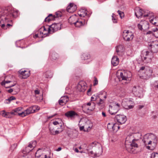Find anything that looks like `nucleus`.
Instances as JSON below:
<instances>
[{
    "instance_id": "nucleus-1",
    "label": "nucleus",
    "mask_w": 158,
    "mask_h": 158,
    "mask_svg": "<svg viewBox=\"0 0 158 158\" xmlns=\"http://www.w3.org/2000/svg\"><path fill=\"white\" fill-rule=\"evenodd\" d=\"M18 10L15 11L12 8L9 7L7 9L1 10L0 11V18L2 16H6L4 18V21L5 23H8L10 21V18L11 17L16 18L18 13Z\"/></svg>"
},
{
    "instance_id": "nucleus-2",
    "label": "nucleus",
    "mask_w": 158,
    "mask_h": 158,
    "mask_svg": "<svg viewBox=\"0 0 158 158\" xmlns=\"http://www.w3.org/2000/svg\"><path fill=\"white\" fill-rule=\"evenodd\" d=\"M125 145L128 152L131 153H135L133 147L137 148L138 144L134 141L132 133L128 135L126 137Z\"/></svg>"
},
{
    "instance_id": "nucleus-3",
    "label": "nucleus",
    "mask_w": 158,
    "mask_h": 158,
    "mask_svg": "<svg viewBox=\"0 0 158 158\" xmlns=\"http://www.w3.org/2000/svg\"><path fill=\"white\" fill-rule=\"evenodd\" d=\"M131 74L130 72L127 71H119L117 73V77L120 81L127 80L131 77Z\"/></svg>"
},
{
    "instance_id": "nucleus-4",
    "label": "nucleus",
    "mask_w": 158,
    "mask_h": 158,
    "mask_svg": "<svg viewBox=\"0 0 158 158\" xmlns=\"http://www.w3.org/2000/svg\"><path fill=\"white\" fill-rule=\"evenodd\" d=\"M62 25V24L60 23L52 24L49 26L48 28V32L50 34H52L54 32L60 30Z\"/></svg>"
},
{
    "instance_id": "nucleus-5",
    "label": "nucleus",
    "mask_w": 158,
    "mask_h": 158,
    "mask_svg": "<svg viewBox=\"0 0 158 158\" xmlns=\"http://www.w3.org/2000/svg\"><path fill=\"white\" fill-rule=\"evenodd\" d=\"M120 110V105L118 103H115L113 105H110L109 106V112L111 115H114Z\"/></svg>"
},
{
    "instance_id": "nucleus-6",
    "label": "nucleus",
    "mask_w": 158,
    "mask_h": 158,
    "mask_svg": "<svg viewBox=\"0 0 158 158\" xmlns=\"http://www.w3.org/2000/svg\"><path fill=\"white\" fill-rule=\"evenodd\" d=\"M123 35L124 40L127 41L132 40L134 37L133 34L128 30H124L123 32Z\"/></svg>"
},
{
    "instance_id": "nucleus-7",
    "label": "nucleus",
    "mask_w": 158,
    "mask_h": 158,
    "mask_svg": "<svg viewBox=\"0 0 158 158\" xmlns=\"http://www.w3.org/2000/svg\"><path fill=\"white\" fill-rule=\"evenodd\" d=\"M115 120L119 124H124L127 120L126 116L124 115L118 114L115 117Z\"/></svg>"
},
{
    "instance_id": "nucleus-8",
    "label": "nucleus",
    "mask_w": 158,
    "mask_h": 158,
    "mask_svg": "<svg viewBox=\"0 0 158 158\" xmlns=\"http://www.w3.org/2000/svg\"><path fill=\"white\" fill-rule=\"evenodd\" d=\"M122 105L125 109L129 110L134 108L135 104L134 102L132 101L128 100L126 102H123Z\"/></svg>"
},
{
    "instance_id": "nucleus-9",
    "label": "nucleus",
    "mask_w": 158,
    "mask_h": 158,
    "mask_svg": "<svg viewBox=\"0 0 158 158\" xmlns=\"http://www.w3.org/2000/svg\"><path fill=\"white\" fill-rule=\"evenodd\" d=\"M32 150V149H31L27 146L26 147L25 149L23 150L22 152L19 153L18 158H28L27 154L29 153Z\"/></svg>"
},
{
    "instance_id": "nucleus-10",
    "label": "nucleus",
    "mask_w": 158,
    "mask_h": 158,
    "mask_svg": "<svg viewBox=\"0 0 158 158\" xmlns=\"http://www.w3.org/2000/svg\"><path fill=\"white\" fill-rule=\"evenodd\" d=\"M98 150H94V152L93 151H89V154L90 156L93 158L102 155L103 152V149L102 146H100L98 148Z\"/></svg>"
},
{
    "instance_id": "nucleus-11",
    "label": "nucleus",
    "mask_w": 158,
    "mask_h": 158,
    "mask_svg": "<svg viewBox=\"0 0 158 158\" xmlns=\"http://www.w3.org/2000/svg\"><path fill=\"white\" fill-rule=\"evenodd\" d=\"M87 88L86 83L82 81H80L77 86V89L80 92L84 91Z\"/></svg>"
},
{
    "instance_id": "nucleus-12",
    "label": "nucleus",
    "mask_w": 158,
    "mask_h": 158,
    "mask_svg": "<svg viewBox=\"0 0 158 158\" xmlns=\"http://www.w3.org/2000/svg\"><path fill=\"white\" fill-rule=\"evenodd\" d=\"M65 115L71 119H73L78 116L77 114L73 110H70L65 113Z\"/></svg>"
},
{
    "instance_id": "nucleus-13",
    "label": "nucleus",
    "mask_w": 158,
    "mask_h": 158,
    "mask_svg": "<svg viewBox=\"0 0 158 158\" xmlns=\"http://www.w3.org/2000/svg\"><path fill=\"white\" fill-rule=\"evenodd\" d=\"M132 91L135 95L139 97L142 91V89L139 86H135L132 89Z\"/></svg>"
},
{
    "instance_id": "nucleus-14",
    "label": "nucleus",
    "mask_w": 158,
    "mask_h": 158,
    "mask_svg": "<svg viewBox=\"0 0 158 158\" xmlns=\"http://www.w3.org/2000/svg\"><path fill=\"white\" fill-rule=\"evenodd\" d=\"M76 5L73 3H70L67 7V11L69 13H72L75 11L77 9Z\"/></svg>"
},
{
    "instance_id": "nucleus-15",
    "label": "nucleus",
    "mask_w": 158,
    "mask_h": 158,
    "mask_svg": "<svg viewBox=\"0 0 158 158\" xmlns=\"http://www.w3.org/2000/svg\"><path fill=\"white\" fill-rule=\"evenodd\" d=\"M151 139V135H144L143 139L142 141L144 143L145 145L146 146L147 145H151L152 141Z\"/></svg>"
},
{
    "instance_id": "nucleus-16",
    "label": "nucleus",
    "mask_w": 158,
    "mask_h": 158,
    "mask_svg": "<svg viewBox=\"0 0 158 158\" xmlns=\"http://www.w3.org/2000/svg\"><path fill=\"white\" fill-rule=\"evenodd\" d=\"M102 146L100 144L95 141L92 142L89 144V150L90 149H93V150H98L99 147Z\"/></svg>"
},
{
    "instance_id": "nucleus-17",
    "label": "nucleus",
    "mask_w": 158,
    "mask_h": 158,
    "mask_svg": "<svg viewBox=\"0 0 158 158\" xmlns=\"http://www.w3.org/2000/svg\"><path fill=\"white\" fill-rule=\"evenodd\" d=\"M152 70L149 68L146 69L144 72V75L143 76L144 79H148L152 76Z\"/></svg>"
},
{
    "instance_id": "nucleus-18",
    "label": "nucleus",
    "mask_w": 158,
    "mask_h": 158,
    "mask_svg": "<svg viewBox=\"0 0 158 158\" xmlns=\"http://www.w3.org/2000/svg\"><path fill=\"white\" fill-rule=\"evenodd\" d=\"M78 17L76 15L71 16L68 19V22L71 25H74L78 19Z\"/></svg>"
},
{
    "instance_id": "nucleus-19",
    "label": "nucleus",
    "mask_w": 158,
    "mask_h": 158,
    "mask_svg": "<svg viewBox=\"0 0 158 158\" xmlns=\"http://www.w3.org/2000/svg\"><path fill=\"white\" fill-rule=\"evenodd\" d=\"M148 47L152 52L156 53L158 52V44L152 45L150 44L148 45Z\"/></svg>"
},
{
    "instance_id": "nucleus-20",
    "label": "nucleus",
    "mask_w": 158,
    "mask_h": 158,
    "mask_svg": "<svg viewBox=\"0 0 158 158\" xmlns=\"http://www.w3.org/2000/svg\"><path fill=\"white\" fill-rule=\"evenodd\" d=\"M19 74L23 76V78L24 79H26L30 75V71H28L26 70L22 71L20 70L19 71Z\"/></svg>"
},
{
    "instance_id": "nucleus-21",
    "label": "nucleus",
    "mask_w": 158,
    "mask_h": 158,
    "mask_svg": "<svg viewBox=\"0 0 158 158\" xmlns=\"http://www.w3.org/2000/svg\"><path fill=\"white\" fill-rule=\"evenodd\" d=\"M87 12L86 9L82 8L78 12V14L80 17H84L87 15Z\"/></svg>"
},
{
    "instance_id": "nucleus-22",
    "label": "nucleus",
    "mask_w": 158,
    "mask_h": 158,
    "mask_svg": "<svg viewBox=\"0 0 158 158\" xmlns=\"http://www.w3.org/2000/svg\"><path fill=\"white\" fill-rule=\"evenodd\" d=\"M124 51L123 46L119 45L116 47V52L118 55L121 56L123 55V52Z\"/></svg>"
},
{
    "instance_id": "nucleus-23",
    "label": "nucleus",
    "mask_w": 158,
    "mask_h": 158,
    "mask_svg": "<svg viewBox=\"0 0 158 158\" xmlns=\"http://www.w3.org/2000/svg\"><path fill=\"white\" fill-rule=\"evenodd\" d=\"M134 141L137 143L139 140L140 139L141 137V134L140 133L138 132L136 133H132Z\"/></svg>"
},
{
    "instance_id": "nucleus-24",
    "label": "nucleus",
    "mask_w": 158,
    "mask_h": 158,
    "mask_svg": "<svg viewBox=\"0 0 158 158\" xmlns=\"http://www.w3.org/2000/svg\"><path fill=\"white\" fill-rule=\"evenodd\" d=\"M149 21L153 24L158 26V17H150Z\"/></svg>"
},
{
    "instance_id": "nucleus-25",
    "label": "nucleus",
    "mask_w": 158,
    "mask_h": 158,
    "mask_svg": "<svg viewBox=\"0 0 158 158\" xmlns=\"http://www.w3.org/2000/svg\"><path fill=\"white\" fill-rule=\"evenodd\" d=\"M85 24V22H84L83 21H82L81 19H78L75 23L74 25L76 27H80L81 26Z\"/></svg>"
},
{
    "instance_id": "nucleus-26",
    "label": "nucleus",
    "mask_w": 158,
    "mask_h": 158,
    "mask_svg": "<svg viewBox=\"0 0 158 158\" xmlns=\"http://www.w3.org/2000/svg\"><path fill=\"white\" fill-rule=\"evenodd\" d=\"M119 63V59L117 56H114L112 59L111 64L114 66H116Z\"/></svg>"
},
{
    "instance_id": "nucleus-27",
    "label": "nucleus",
    "mask_w": 158,
    "mask_h": 158,
    "mask_svg": "<svg viewBox=\"0 0 158 158\" xmlns=\"http://www.w3.org/2000/svg\"><path fill=\"white\" fill-rule=\"evenodd\" d=\"M143 12H144V11L142 9H140L135 12V15L138 18H139L143 15Z\"/></svg>"
},
{
    "instance_id": "nucleus-28",
    "label": "nucleus",
    "mask_w": 158,
    "mask_h": 158,
    "mask_svg": "<svg viewBox=\"0 0 158 158\" xmlns=\"http://www.w3.org/2000/svg\"><path fill=\"white\" fill-rule=\"evenodd\" d=\"M55 19V17L54 15L51 14H49L48 16L45 18L44 21L49 22L51 20H54Z\"/></svg>"
},
{
    "instance_id": "nucleus-29",
    "label": "nucleus",
    "mask_w": 158,
    "mask_h": 158,
    "mask_svg": "<svg viewBox=\"0 0 158 158\" xmlns=\"http://www.w3.org/2000/svg\"><path fill=\"white\" fill-rule=\"evenodd\" d=\"M150 140L152 141L151 145H152V147L153 148L155 147L156 146V142L157 141L156 137L155 136H151V139Z\"/></svg>"
},
{
    "instance_id": "nucleus-30",
    "label": "nucleus",
    "mask_w": 158,
    "mask_h": 158,
    "mask_svg": "<svg viewBox=\"0 0 158 158\" xmlns=\"http://www.w3.org/2000/svg\"><path fill=\"white\" fill-rule=\"evenodd\" d=\"M35 106H32L27 109L25 110L27 114L28 115L31 113H34L35 110Z\"/></svg>"
},
{
    "instance_id": "nucleus-31",
    "label": "nucleus",
    "mask_w": 158,
    "mask_h": 158,
    "mask_svg": "<svg viewBox=\"0 0 158 158\" xmlns=\"http://www.w3.org/2000/svg\"><path fill=\"white\" fill-rule=\"evenodd\" d=\"M89 102H88L86 105L84 104L82 106V108L83 112L86 113L89 112Z\"/></svg>"
},
{
    "instance_id": "nucleus-32",
    "label": "nucleus",
    "mask_w": 158,
    "mask_h": 158,
    "mask_svg": "<svg viewBox=\"0 0 158 158\" xmlns=\"http://www.w3.org/2000/svg\"><path fill=\"white\" fill-rule=\"evenodd\" d=\"M52 73L50 71H48L43 74V76L46 78H50L52 77Z\"/></svg>"
},
{
    "instance_id": "nucleus-33",
    "label": "nucleus",
    "mask_w": 158,
    "mask_h": 158,
    "mask_svg": "<svg viewBox=\"0 0 158 158\" xmlns=\"http://www.w3.org/2000/svg\"><path fill=\"white\" fill-rule=\"evenodd\" d=\"M58 56V54L54 52L51 53L50 55V57L52 60H56Z\"/></svg>"
},
{
    "instance_id": "nucleus-34",
    "label": "nucleus",
    "mask_w": 158,
    "mask_h": 158,
    "mask_svg": "<svg viewBox=\"0 0 158 158\" xmlns=\"http://www.w3.org/2000/svg\"><path fill=\"white\" fill-rule=\"evenodd\" d=\"M141 22L142 23V25L143 26V28L145 29H146L149 28V23L148 22L145 20H142L141 21Z\"/></svg>"
},
{
    "instance_id": "nucleus-35",
    "label": "nucleus",
    "mask_w": 158,
    "mask_h": 158,
    "mask_svg": "<svg viewBox=\"0 0 158 158\" xmlns=\"http://www.w3.org/2000/svg\"><path fill=\"white\" fill-rule=\"evenodd\" d=\"M0 114L2 116L6 118H10V113L9 112H6L4 110L1 111L0 112Z\"/></svg>"
},
{
    "instance_id": "nucleus-36",
    "label": "nucleus",
    "mask_w": 158,
    "mask_h": 158,
    "mask_svg": "<svg viewBox=\"0 0 158 158\" xmlns=\"http://www.w3.org/2000/svg\"><path fill=\"white\" fill-rule=\"evenodd\" d=\"M46 33H43L41 31H40L39 34H35L34 36L33 37L34 38H37L43 37L44 35H46Z\"/></svg>"
},
{
    "instance_id": "nucleus-37",
    "label": "nucleus",
    "mask_w": 158,
    "mask_h": 158,
    "mask_svg": "<svg viewBox=\"0 0 158 158\" xmlns=\"http://www.w3.org/2000/svg\"><path fill=\"white\" fill-rule=\"evenodd\" d=\"M103 95V98L105 99H106L107 98L106 93L104 90H103L101 92H99L98 94V97L102 98V96Z\"/></svg>"
},
{
    "instance_id": "nucleus-38",
    "label": "nucleus",
    "mask_w": 158,
    "mask_h": 158,
    "mask_svg": "<svg viewBox=\"0 0 158 158\" xmlns=\"http://www.w3.org/2000/svg\"><path fill=\"white\" fill-rule=\"evenodd\" d=\"M113 128L112 131H113L114 132H116L119 129L120 126H119V125L117 123H115L114 124L113 123Z\"/></svg>"
},
{
    "instance_id": "nucleus-39",
    "label": "nucleus",
    "mask_w": 158,
    "mask_h": 158,
    "mask_svg": "<svg viewBox=\"0 0 158 158\" xmlns=\"http://www.w3.org/2000/svg\"><path fill=\"white\" fill-rule=\"evenodd\" d=\"M22 109V108L21 107H19L16 108L12 110V111L11 112V114H14V112H16L18 114L19 113V112Z\"/></svg>"
},
{
    "instance_id": "nucleus-40",
    "label": "nucleus",
    "mask_w": 158,
    "mask_h": 158,
    "mask_svg": "<svg viewBox=\"0 0 158 158\" xmlns=\"http://www.w3.org/2000/svg\"><path fill=\"white\" fill-rule=\"evenodd\" d=\"M16 98L15 97L12 96L6 99L5 100V103L7 104L10 103V102L13 100H15Z\"/></svg>"
},
{
    "instance_id": "nucleus-41",
    "label": "nucleus",
    "mask_w": 158,
    "mask_h": 158,
    "mask_svg": "<svg viewBox=\"0 0 158 158\" xmlns=\"http://www.w3.org/2000/svg\"><path fill=\"white\" fill-rule=\"evenodd\" d=\"M82 60H85L88 59V54L87 53H84L81 56Z\"/></svg>"
},
{
    "instance_id": "nucleus-42",
    "label": "nucleus",
    "mask_w": 158,
    "mask_h": 158,
    "mask_svg": "<svg viewBox=\"0 0 158 158\" xmlns=\"http://www.w3.org/2000/svg\"><path fill=\"white\" fill-rule=\"evenodd\" d=\"M40 149L38 150L35 153V156L37 158H40L42 156V153L40 152Z\"/></svg>"
},
{
    "instance_id": "nucleus-43",
    "label": "nucleus",
    "mask_w": 158,
    "mask_h": 158,
    "mask_svg": "<svg viewBox=\"0 0 158 158\" xmlns=\"http://www.w3.org/2000/svg\"><path fill=\"white\" fill-rule=\"evenodd\" d=\"M54 15L56 19L59 17H61L62 15V14L61 11H57L55 13V15Z\"/></svg>"
},
{
    "instance_id": "nucleus-44",
    "label": "nucleus",
    "mask_w": 158,
    "mask_h": 158,
    "mask_svg": "<svg viewBox=\"0 0 158 158\" xmlns=\"http://www.w3.org/2000/svg\"><path fill=\"white\" fill-rule=\"evenodd\" d=\"M152 31L154 32V35L156 38H158V29L157 28L153 29Z\"/></svg>"
},
{
    "instance_id": "nucleus-45",
    "label": "nucleus",
    "mask_w": 158,
    "mask_h": 158,
    "mask_svg": "<svg viewBox=\"0 0 158 158\" xmlns=\"http://www.w3.org/2000/svg\"><path fill=\"white\" fill-rule=\"evenodd\" d=\"M60 98H62L63 100L66 103L69 100V97L67 96H62Z\"/></svg>"
},
{
    "instance_id": "nucleus-46",
    "label": "nucleus",
    "mask_w": 158,
    "mask_h": 158,
    "mask_svg": "<svg viewBox=\"0 0 158 158\" xmlns=\"http://www.w3.org/2000/svg\"><path fill=\"white\" fill-rule=\"evenodd\" d=\"M14 90L15 92H19L20 91V89L19 88H18L15 89L14 88L12 89H8L7 90V92L9 93H11Z\"/></svg>"
},
{
    "instance_id": "nucleus-47",
    "label": "nucleus",
    "mask_w": 158,
    "mask_h": 158,
    "mask_svg": "<svg viewBox=\"0 0 158 158\" xmlns=\"http://www.w3.org/2000/svg\"><path fill=\"white\" fill-rule=\"evenodd\" d=\"M150 158H158V153L157 152L152 153L151 154Z\"/></svg>"
},
{
    "instance_id": "nucleus-48",
    "label": "nucleus",
    "mask_w": 158,
    "mask_h": 158,
    "mask_svg": "<svg viewBox=\"0 0 158 158\" xmlns=\"http://www.w3.org/2000/svg\"><path fill=\"white\" fill-rule=\"evenodd\" d=\"M118 14L119 15L121 19H122L124 17V14L123 12H122L120 10H118L117 11Z\"/></svg>"
},
{
    "instance_id": "nucleus-49",
    "label": "nucleus",
    "mask_w": 158,
    "mask_h": 158,
    "mask_svg": "<svg viewBox=\"0 0 158 158\" xmlns=\"http://www.w3.org/2000/svg\"><path fill=\"white\" fill-rule=\"evenodd\" d=\"M18 115L22 117H24L27 115V114L26 111L25 110L24 111L22 112L21 113H19Z\"/></svg>"
},
{
    "instance_id": "nucleus-50",
    "label": "nucleus",
    "mask_w": 158,
    "mask_h": 158,
    "mask_svg": "<svg viewBox=\"0 0 158 158\" xmlns=\"http://www.w3.org/2000/svg\"><path fill=\"white\" fill-rule=\"evenodd\" d=\"M113 123H108L107 124V128L109 130L112 131L113 128Z\"/></svg>"
},
{
    "instance_id": "nucleus-51",
    "label": "nucleus",
    "mask_w": 158,
    "mask_h": 158,
    "mask_svg": "<svg viewBox=\"0 0 158 158\" xmlns=\"http://www.w3.org/2000/svg\"><path fill=\"white\" fill-rule=\"evenodd\" d=\"M149 52H148V51H146L145 53V56H144L143 57L142 56V59L143 60H146V59L148 58V57L146 56L149 55Z\"/></svg>"
},
{
    "instance_id": "nucleus-52",
    "label": "nucleus",
    "mask_w": 158,
    "mask_h": 158,
    "mask_svg": "<svg viewBox=\"0 0 158 158\" xmlns=\"http://www.w3.org/2000/svg\"><path fill=\"white\" fill-rule=\"evenodd\" d=\"M11 81H2L1 83V85H2V86H4L5 87V86H6V84H7V83H10V82H11Z\"/></svg>"
},
{
    "instance_id": "nucleus-53",
    "label": "nucleus",
    "mask_w": 158,
    "mask_h": 158,
    "mask_svg": "<svg viewBox=\"0 0 158 158\" xmlns=\"http://www.w3.org/2000/svg\"><path fill=\"white\" fill-rule=\"evenodd\" d=\"M114 16H115V15L113 13L112 15V20H113L114 23H117V19Z\"/></svg>"
},
{
    "instance_id": "nucleus-54",
    "label": "nucleus",
    "mask_w": 158,
    "mask_h": 158,
    "mask_svg": "<svg viewBox=\"0 0 158 158\" xmlns=\"http://www.w3.org/2000/svg\"><path fill=\"white\" fill-rule=\"evenodd\" d=\"M62 98H60L58 102L59 104L63 106L64 104H65L66 103L64 102Z\"/></svg>"
},
{
    "instance_id": "nucleus-55",
    "label": "nucleus",
    "mask_w": 158,
    "mask_h": 158,
    "mask_svg": "<svg viewBox=\"0 0 158 158\" xmlns=\"http://www.w3.org/2000/svg\"><path fill=\"white\" fill-rule=\"evenodd\" d=\"M94 80L93 81V82H94L93 85L94 86H95L97 85H98V80L96 78V77H94Z\"/></svg>"
},
{
    "instance_id": "nucleus-56",
    "label": "nucleus",
    "mask_w": 158,
    "mask_h": 158,
    "mask_svg": "<svg viewBox=\"0 0 158 158\" xmlns=\"http://www.w3.org/2000/svg\"><path fill=\"white\" fill-rule=\"evenodd\" d=\"M142 23L141 21L138 24V27L139 29L140 30H142L143 29V26L142 25Z\"/></svg>"
},
{
    "instance_id": "nucleus-57",
    "label": "nucleus",
    "mask_w": 158,
    "mask_h": 158,
    "mask_svg": "<svg viewBox=\"0 0 158 158\" xmlns=\"http://www.w3.org/2000/svg\"><path fill=\"white\" fill-rule=\"evenodd\" d=\"M153 85L155 88L158 89V80L154 82Z\"/></svg>"
},
{
    "instance_id": "nucleus-58",
    "label": "nucleus",
    "mask_w": 158,
    "mask_h": 158,
    "mask_svg": "<svg viewBox=\"0 0 158 158\" xmlns=\"http://www.w3.org/2000/svg\"><path fill=\"white\" fill-rule=\"evenodd\" d=\"M17 145V144L15 143L11 146L10 149L12 151H14V149L16 148Z\"/></svg>"
},
{
    "instance_id": "nucleus-59",
    "label": "nucleus",
    "mask_w": 158,
    "mask_h": 158,
    "mask_svg": "<svg viewBox=\"0 0 158 158\" xmlns=\"http://www.w3.org/2000/svg\"><path fill=\"white\" fill-rule=\"evenodd\" d=\"M97 99V96L94 95L91 98V101H95Z\"/></svg>"
},
{
    "instance_id": "nucleus-60",
    "label": "nucleus",
    "mask_w": 158,
    "mask_h": 158,
    "mask_svg": "<svg viewBox=\"0 0 158 158\" xmlns=\"http://www.w3.org/2000/svg\"><path fill=\"white\" fill-rule=\"evenodd\" d=\"M16 85V83L15 82L13 84H11L10 85L8 86H5V87L6 88H11L12 87H13L14 86H15V85Z\"/></svg>"
},
{
    "instance_id": "nucleus-61",
    "label": "nucleus",
    "mask_w": 158,
    "mask_h": 158,
    "mask_svg": "<svg viewBox=\"0 0 158 158\" xmlns=\"http://www.w3.org/2000/svg\"><path fill=\"white\" fill-rule=\"evenodd\" d=\"M104 103V102L102 99L100 98L99 102L98 103V105L100 106V105Z\"/></svg>"
},
{
    "instance_id": "nucleus-62",
    "label": "nucleus",
    "mask_w": 158,
    "mask_h": 158,
    "mask_svg": "<svg viewBox=\"0 0 158 158\" xmlns=\"http://www.w3.org/2000/svg\"><path fill=\"white\" fill-rule=\"evenodd\" d=\"M28 147L30 148L31 149H32L34 148V147L33 145L32 144V143L30 142L29 143L28 145L27 146Z\"/></svg>"
},
{
    "instance_id": "nucleus-63",
    "label": "nucleus",
    "mask_w": 158,
    "mask_h": 158,
    "mask_svg": "<svg viewBox=\"0 0 158 158\" xmlns=\"http://www.w3.org/2000/svg\"><path fill=\"white\" fill-rule=\"evenodd\" d=\"M34 147V148L36 146V142L35 141H32L30 142Z\"/></svg>"
},
{
    "instance_id": "nucleus-64",
    "label": "nucleus",
    "mask_w": 158,
    "mask_h": 158,
    "mask_svg": "<svg viewBox=\"0 0 158 158\" xmlns=\"http://www.w3.org/2000/svg\"><path fill=\"white\" fill-rule=\"evenodd\" d=\"M41 29H42L43 31H44V32L45 31H47V30L46 29L45 27L44 26H43L41 28ZM49 33L48 32V33Z\"/></svg>"
}]
</instances>
